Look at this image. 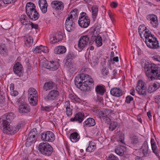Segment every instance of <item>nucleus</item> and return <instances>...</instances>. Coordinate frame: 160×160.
<instances>
[{"label": "nucleus", "instance_id": "c03bdc74", "mask_svg": "<svg viewBox=\"0 0 160 160\" xmlns=\"http://www.w3.org/2000/svg\"><path fill=\"white\" fill-rule=\"evenodd\" d=\"M7 50L4 46V45L0 46V53L3 56L7 55Z\"/></svg>", "mask_w": 160, "mask_h": 160}, {"label": "nucleus", "instance_id": "c9c22d12", "mask_svg": "<svg viewBox=\"0 0 160 160\" xmlns=\"http://www.w3.org/2000/svg\"><path fill=\"white\" fill-rule=\"evenodd\" d=\"M24 40L25 41V44L27 45L28 46H29L33 42V39L29 35H26L25 37Z\"/></svg>", "mask_w": 160, "mask_h": 160}, {"label": "nucleus", "instance_id": "393cba45", "mask_svg": "<svg viewBox=\"0 0 160 160\" xmlns=\"http://www.w3.org/2000/svg\"><path fill=\"white\" fill-rule=\"evenodd\" d=\"M29 107L25 104H21L19 106L18 112L20 113L24 114L30 111Z\"/></svg>", "mask_w": 160, "mask_h": 160}, {"label": "nucleus", "instance_id": "423d86ee", "mask_svg": "<svg viewBox=\"0 0 160 160\" xmlns=\"http://www.w3.org/2000/svg\"><path fill=\"white\" fill-rule=\"evenodd\" d=\"M28 95L30 105L32 106L36 105L38 101V95L36 90L33 88H30L28 90Z\"/></svg>", "mask_w": 160, "mask_h": 160}, {"label": "nucleus", "instance_id": "7c9ffc66", "mask_svg": "<svg viewBox=\"0 0 160 160\" xmlns=\"http://www.w3.org/2000/svg\"><path fill=\"white\" fill-rule=\"evenodd\" d=\"M80 138L77 132H73L70 134V138L71 141L73 142H76L78 141Z\"/></svg>", "mask_w": 160, "mask_h": 160}, {"label": "nucleus", "instance_id": "f03ea898", "mask_svg": "<svg viewBox=\"0 0 160 160\" xmlns=\"http://www.w3.org/2000/svg\"><path fill=\"white\" fill-rule=\"evenodd\" d=\"M74 82L77 88L85 92L90 90L94 86L92 78L88 75L83 73L80 74L76 76Z\"/></svg>", "mask_w": 160, "mask_h": 160}, {"label": "nucleus", "instance_id": "603ef678", "mask_svg": "<svg viewBox=\"0 0 160 160\" xmlns=\"http://www.w3.org/2000/svg\"><path fill=\"white\" fill-rule=\"evenodd\" d=\"M153 152L158 156V151L156 145L152 146Z\"/></svg>", "mask_w": 160, "mask_h": 160}, {"label": "nucleus", "instance_id": "338daca9", "mask_svg": "<svg viewBox=\"0 0 160 160\" xmlns=\"http://www.w3.org/2000/svg\"><path fill=\"white\" fill-rule=\"evenodd\" d=\"M64 106L66 108H70V103L69 101H66L65 102Z\"/></svg>", "mask_w": 160, "mask_h": 160}, {"label": "nucleus", "instance_id": "ea45409f", "mask_svg": "<svg viewBox=\"0 0 160 160\" xmlns=\"http://www.w3.org/2000/svg\"><path fill=\"white\" fill-rule=\"evenodd\" d=\"M95 90L97 93L100 95H103L105 92L104 87L101 85H97L96 88Z\"/></svg>", "mask_w": 160, "mask_h": 160}, {"label": "nucleus", "instance_id": "8fccbe9b", "mask_svg": "<svg viewBox=\"0 0 160 160\" xmlns=\"http://www.w3.org/2000/svg\"><path fill=\"white\" fill-rule=\"evenodd\" d=\"M69 98L72 100H74L77 102L79 101L80 98L75 95L72 94H70L69 95Z\"/></svg>", "mask_w": 160, "mask_h": 160}, {"label": "nucleus", "instance_id": "9d476101", "mask_svg": "<svg viewBox=\"0 0 160 160\" xmlns=\"http://www.w3.org/2000/svg\"><path fill=\"white\" fill-rule=\"evenodd\" d=\"M74 20L67 18L65 22V28L67 31L71 32L73 30L74 27Z\"/></svg>", "mask_w": 160, "mask_h": 160}, {"label": "nucleus", "instance_id": "69168bd1", "mask_svg": "<svg viewBox=\"0 0 160 160\" xmlns=\"http://www.w3.org/2000/svg\"><path fill=\"white\" fill-rule=\"evenodd\" d=\"M153 60L155 61L160 62V57L157 56H155L152 57Z\"/></svg>", "mask_w": 160, "mask_h": 160}, {"label": "nucleus", "instance_id": "3c124183", "mask_svg": "<svg viewBox=\"0 0 160 160\" xmlns=\"http://www.w3.org/2000/svg\"><path fill=\"white\" fill-rule=\"evenodd\" d=\"M37 131L36 128H34L32 129L30 132L29 134L30 135V136H32L35 137L37 135Z\"/></svg>", "mask_w": 160, "mask_h": 160}, {"label": "nucleus", "instance_id": "20e7f679", "mask_svg": "<svg viewBox=\"0 0 160 160\" xmlns=\"http://www.w3.org/2000/svg\"><path fill=\"white\" fill-rule=\"evenodd\" d=\"M38 150L42 154L50 156L52 152L53 148L51 146L48 142H41L38 146Z\"/></svg>", "mask_w": 160, "mask_h": 160}, {"label": "nucleus", "instance_id": "6ab92c4d", "mask_svg": "<svg viewBox=\"0 0 160 160\" xmlns=\"http://www.w3.org/2000/svg\"><path fill=\"white\" fill-rule=\"evenodd\" d=\"M63 38L62 35L60 32L56 33L55 36L50 38V42L52 44L62 40Z\"/></svg>", "mask_w": 160, "mask_h": 160}, {"label": "nucleus", "instance_id": "bb28decb", "mask_svg": "<svg viewBox=\"0 0 160 160\" xmlns=\"http://www.w3.org/2000/svg\"><path fill=\"white\" fill-rule=\"evenodd\" d=\"M68 71L71 72H72L77 69V66L74 63H72L69 62H67L65 63Z\"/></svg>", "mask_w": 160, "mask_h": 160}, {"label": "nucleus", "instance_id": "5fc2aeb1", "mask_svg": "<svg viewBox=\"0 0 160 160\" xmlns=\"http://www.w3.org/2000/svg\"><path fill=\"white\" fill-rule=\"evenodd\" d=\"M133 100V98L130 95H128L126 97L125 102L127 103H129L132 101Z\"/></svg>", "mask_w": 160, "mask_h": 160}, {"label": "nucleus", "instance_id": "13d9d810", "mask_svg": "<svg viewBox=\"0 0 160 160\" xmlns=\"http://www.w3.org/2000/svg\"><path fill=\"white\" fill-rule=\"evenodd\" d=\"M107 160H118V158L113 155H110Z\"/></svg>", "mask_w": 160, "mask_h": 160}, {"label": "nucleus", "instance_id": "a18cd8bd", "mask_svg": "<svg viewBox=\"0 0 160 160\" xmlns=\"http://www.w3.org/2000/svg\"><path fill=\"white\" fill-rule=\"evenodd\" d=\"M131 143L133 144H136L138 142V138L136 136H133L130 137Z\"/></svg>", "mask_w": 160, "mask_h": 160}, {"label": "nucleus", "instance_id": "4d7b16f0", "mask_svg": "<svg viewBox=\"0 0 160 160\" xmlns=\"http://www.w3.org/2000/svg\"><path fill=\"white\" fill-rule=\"evenodd\" d=\"M154 86L156 90L158 89L160 87V83L157 82H155L153 83H152Z\"/></svg>", "mask_w": 160, "mask_h": 160}, {"label": "nucleus", "instance_id": "052dcab7", "mask_svg": "<svg viewBox=\"0 0 160 160\" xmlns=\"http://www.w3.org/2000/svg\"><path fill=\"white\" fill-rule=\"evenodd\" d=\"M11 95L12 96H16L18 94V92L16 90H12L10 92Z\"/></svg>", "mask_w": 160, "mask_h": 160}, {"label": "nucleus", "instance_id": "f8f14e48", "mask_svg": "<svg viewBox=\"0 0 160 160\" xmlns=\"http://www.w3.org/2000/svg\"><path fill=\"white\" fill-rule=\"evenodd\" d=\"M58 92L56 90H52L50 91L47 96L44 98L47 101H50L55 99L58 95Z\"/></svg>", "mask_w": 160, "mask_h": 160}, {"label": "nucleus", "instance_id": "6e6552de", "mask_svg": "<svg viewBox=\"0 0 160 160\" xmlns=\"http://www.w3.org/2000/svg\"><path fill=\"white\" fill-rule=\"evenodd\" d=\"M41 139L49 142H52L55 139V136L53 133L50 131L44 132L41 134Z\"/></svg>", "mask_w": 160, "mask_h": 160}, {"label": "nucleus", "instance_id": "5701e85b", "mask_svg": "<svg viewBox=\"0 0 160 160\" xmlns=\"http://www.w3.org/2000/svg\"><path fill=\"white\" fill-rule=\"evenodd\" d=\"M110 93L114 96L119 97L122 95V91L119 88H115L111 90Z\"/></svg>", "mask_w": 160, "mask_h": 160}, {"label": "nucleus", "instance_id": "cd10ccee", "mask_svg": "<svg viewBox=\"0 0 160 160\" xmlns=\"http://www.w3.org/2000/svg\"><path fill=\"white\" fill-rule=\"evenodd\" d=\"M66 48L63 46H58L54 49V52L55 53L59 54H62L66 52Z\"/></svg>", "mask_w": 160, "mask_h": 160}, {"label": "nucleus", "instance_id": "9b49d317", "mask_svg": "<svg viewBox=\"0 0 160 160\" xmlns=\"http://www.w3.org/2000/svg\"><path fill=\"white\" fill-rule=\"evenodd\" d=\"M146 19L150 21L152 26L155 28L158 27V22L157 17L153 14H149L146 16Z\"/></svg>", "mask_w": 160, "mask_h": 160}, {"label": "nucleus", "instance_id": "f704fd0d", "mask_svg": "<svg viewBox=\"0 0 160 160\" xmlns=\"http://www.w3.org/2000/svg\"><path fill=\"white\" fill-rule=\"evenodd\" d=\"M54 87L53 83L52 82H45L43 87V89L47 91L53 88Z\"/></svg>", "mask_w": 160, "mask_h": 160}, {"label": "nucleus", "instance_id": "dca6fc26", "mask_svg": "<svg viewBox=\"0 0 160 160\" xmlns=\"http://www.w3.org/2000/svg\"><path fill=\"white\" fill-rule=\"evenodd\" d=\"M26 13L30 19L33 21H36L38 20L40 16L39 14L35 9L28 12H26Z\"/></svg>", "mask_w": 160, "mask_h": 160}, {"label": "nucleus", "instance_id": "0e129e2a", "mask_svg": "<svg viewBox=\"0 0 160 160\" xmlns=\"http://www.w3.org/2000/svg\"><path fill=\"white\" fill-rule=\"evenodd\" d=\"M1 3V6L2 5V4H9L11 3V1H0Z\"/></svg>", "mask_w": 160, "mask_h": 160}, {"label": "nucleus", "instance_id": "e2e57ef3", "mask_svg": "<svg viewBox=\"0 0 160 160\" xmlns=\"http://www.w3.org/2000/svg\"><path fill=\"white\" fill-rule=\"evenodd\" d=\"M110 5L112 8H115L118 6V4L115 2H112L111 3Z\"/></svg>", "mask_w": 160, "mask_h": 160}, {"label": "nucleus", "instance_id": "a19ab883", "mask_svg": "<svg viewBox=\"0 0 160 160\" xmlns=\"http://www.w3.org/2000/svg\"><path fill=\"white\" fill-rule=\"evenodd\" d=\"M92 17L93 19H96L98 12V8L97 6L93 5L92 8Z\"/></svg>", "mask_w": 160, "mask_h": 160}, {"label": "nucleus", "instance_id": "aec40b11", "mask_svg": "<svg viewBox=\"0 0 160 160\" xmlns=\"http://www.w3.org/2000/svg\"><path fill=\"white\" fill-rule=\"evenodd\" d=\"M91 40L94 41L98 47H100L102 45V38L99 35L97 36L93 34L91 37Z\"/></svg>", "mask_w": 160, "mask_h": 160}, {"label": "nucleus", "instance_id": "58836bf2", "mask_svg": "<svg viewBox=\"0 0 160 160\" xmlns=\"http://www.w3.org/2000/svg\"><path fill=\"white\" fill-rule=\"evenodd\" d=\"M35 9V6L34 4L31 2L27 3L25 8L26 12H27Z\"/></svg>", "mask_w": 160, "mask_h": 160}, {"label": "nucleus", "instance_id": "09e8293b", "mask_svg": "<svg viewBox=\"0 0 160 160\" xmlns=\"http://www.w3.org/2000/svg\"><path fill=\"white\" fill-rule=\"evenodd\" d=\"M117 125V123L116 122H111L109 127V129L110 130L113 131L116 128Z\"/></svg>", "mask_w": 160, "mask_h": 160}, {"label": "nucleus", "instance_id": "e433bc0d", "mask_svg": "<svg viewBox=\"0 0 160 160\" xmlns=\"http://www.w3.org/2000/svg\"><path fill=\"white\" fill-rule=\"evenodd\" d=\"M35 137L30 136V135L28 134V137L27 138V142H26V146L28 147L30 146L31 144L34 142L35 139Z\"/></svg>", "mask_w": 160, "mask_h": 160}, {"label": "nucleus", "instance_id": "864d4df0", "mask_svg": "<svg viewBox=\"0 0 160 160\" xmlns=\"http://www.w3.org/2000/svg\"><path fill=\"white\" fill-rule=\"evenodd\" d=\"M109 73L108 70L105 67H104L102 69V74L104 76H106Z\"/></svg>", "mask_w": 160, "mask_h": 160}, {"label": "nucleus", "instance_id": "2f4dec72", "mask_svg": "<svg viewBox=\"0 0 160 160\" xmlns=\"http://www.w3.org/2000/svg\"><path fill=\"white\" fill-rule=\"evenodd\" d=\"M77 11L78 10L76 9H73L71 12L68 17L74 20H76L77 19V17L78 16Z\"/></svg>", "mask_w": 160, "mask_h": 160}, {"label": "nucleus", "instance_id": "7ed1b4c3", "mask_svg": "<svg viewBox=\"0 0 160 160\" xmlns=\"http://www.w3.org/2000/svg\"><path fill=\"white\" fill-rule=\"evenodd\" d=\"M145 73L150 81L159 79L160 77V67L154 64H148L145 67Z\"/></svg>", "mask_w": 160, "mask_h": 160}, {"label": "nucleus", "instance_id": "f257e3e1", "mask_svg": "<svg viewBox=\"0 0 160 160\" xmlns=\"http://www.w3.org/2000/svg\"><path fill=\"white\" fill-rule=\"evenodd\" d=\"M12 113H7L0 118V128L3 132L8 135H12L17 132L20 128L21 124L18 123L16 126L10 125L8 120L10 121L13 118Z\"/></svg>", "mask_w": 160, "mask_h": 160}, {"label": "nucleus", "instance_id": "4c0bfd02", "mask_svg": "<svg viewBox=\"0 0 160 160\" xmlns=\"http://www.w3.org/2000/svg\"><path fill=\"white\" fill-rule=\"evenodd\" d=\"M96 149V146L92 141L89 142V145L86 149V151L89 152H93Z\"/></svg>", "mask_w": 160, "mask_h": 160}, {"label": "nucleus", "instance_id": "37998d69", "mask_svg": "<svg viewBox=\"0 0 160 160\" xmlns=\"http://www.w3.org/2000/svg\"><path fill=\"white\" fill-rule=\"evenodd\" d=\"M74 58V54L72 52H69L67 54L66 59L64 60V61L65 63L67 62H70Z\"/></svg>", "mask_w": 160, "mask_h": 160}, {"label": "nucleus", "instance_id": "72a5a7b5", "mask_svg": "<svg viewBox=\"0 0 160 160\" xmlns=\"http://www.w3.org/2000/svg\"><path fill=\"white\" fill-rule=\"evenodd\" d=\"M95 123L94 119L91 118H88L84 122V125H85L88 127L93 126L95 125Z\"/></svg>", "mask_w": 160, "mask_h": 160}, {"label": "nucleus", "instance_id": "774afa93", "mask_svg": "<svg viewBox=\"0 0 160 160\" xmlns=\"http://www.w3.org/2000/svg\"><path fill=\"white\" fill-rule=\"evenodd\" d=\"M155 100L156 102H160V95L156 96L155 98Z\"/></svg>", "mask_w": 160, "mask_h": 160}, {"label": "nucleus", "instance_id": "4468645a", "mask_svg": "<svg viewBox=\"0 0 160 160\" xmlns=\"http://www.w3.org/2000/svg\"><path fill=\"white\" fill-rule=\"evenodd\" d=\"M138 29V32L140 35L141 38H142V34L143 32L145 38L151 34L149 30L147 29L144 25H141L139 26Z\"/></svg>", "mask_w": 160, "mask_h": 160}, {"label": "nucleus", "instance_id": "6e6d98bb", "mask_svg": "<svg viewBox=\"0 0 160 160\" xmlns=\"http://www.w3.org/2000/svg\"><path fill=\"white\" fill-rule=\"evenodd\" d=\"M66 113L67 116L68 117H70L72 114V110L69 108H66Z\"/></svg>", "mask_w": 160, "mask_h": 160}, {"label": "nucleus", "instance_id": "a211bd4d", "mask_svg": "<svg viewBox=\"0 0 160 160\" xmlns=\"http://www.w3.org/2000/svg\"><path fill=\"white\" fill-rule=\"evenodd\" d=\"M85 118V115L83 113L78 112L75 115L74 118L70 119V121L72 122L77 121L79 123H81Z\"/></svg>", "mask_w": 160, "mask_h": 160}, {"label": "nucleus", "instance_id": "2eb2a0df", "mask_svg": "<svg viewBox=\"0 0 160 160\" xmlns=\"http://www.w3.org/2000/svg\"><path fill=\"white\" fill-rule=\"evenodd\" d=\"M90 22V21L88 18H79L78 23L82 28H87L89 25Z\"/></svg>", "mask_w": 160, "mask_h": 160}, {"label": "nucleus", "instance_id": "a878e982", "mask_svg": "<svg viewBox=\"0 0 160 160\" xmlns=\"http://www.w3.org/2000/svg\"><path fill=\"white\" fill-rule=\"evenodd\" d=\"M126 150V148L125 146L120 145L117 147L115 151L116 153L118 155L122 156L124 154V152Z\"/></svg>", "mask_w": 160, "mask_h": 160}, {"label": "nucleus", "instance_id": "4be33fe9", "mask_svg": "<svg viewBox=\"0 0 160 160\" xmlns=\"http://www.w3.org/2000/svg\"><path fill=\"white\" fill-rule=\"evenodd\" d=\"M38 5L42 12L45 13L47 11L48 7L47 1H38Z\"/></svg>", "mask_w": 160, "mask_h": 160}, {"label": "nucleus", "instance_id": "39448f33", "mask_svg": "<svg viewBox=\"0 0 160 160\" xmlns=\"http://www.w3.org/2000/svg\"><path fill=\"white\" fill-rule=\"evenodd\" d=\"M145 42L147 46L152 49H157L159 48V43L154 35L151 34L145 38Z\"/></svg>", "mask_w": 160, "mask_h": 160}, {"label": "nucleus", "instance_id": "c756f323", "mask_svg": "<svg viewBox=\"0 0 160 160\" xmlns=\"http://www.w3.org/2000/svg\"><path fill=\"white\" fill-rule=\"evenodd\" d=\"M112 112V111L111 109H106L103 110L99 112V114L100 117H105L109 116L110 114H111Z\"/></svg>", "mask_w": 160, "mask_h": 160}, {"label": "nucleus", "instance_id": "0eeeda50", "mask_svg": "<svg viewBox=\"0 0 160 160\" xmlns=\"http://www.w3.org/2000/svg\"><path fill=\"white\" fill-rule=\"evenodd\" d=\"M92 40H89L88 35L82 36L78 41V47L79 48L83 49L88 44L91 42Z\"/></svg>", "mask_w": 160, "mask_h": 160}, {"label": "nucleus", "instance_id": "473e14b6", "mask_svg": "<svg viewBox=\"0 0 160 160\" xmlns=\"http://www.w3.org/2000/svg\"><path fill=\"white\" fill-rule=\"evenodd\" d=\"M148 145L147 141H145L142 147L141 150L144 156L146 155L148 152Z\"/></svg>", "mask_w": 160, "mask_h": 160}, {"label": "nucleus", "instance_id": "49530a36", "mask_svg": "<svg viewBox=\"0 0 160 160\" xmlns=\"http://www.w3.org/2000/svg\"><path fill=\"white\" fill-rule=\"evenodd\" d=\"M98 58L97 57H93L91 62V64L93 67H95L98 64Z\"/></svg>", "mask_w": 160, "mask_h": 160}, {"label": "nucleus", "instance_id": "b1692460", "mask_svg": "<svg viewBox=\"0 0 160 160\" xmlns=\"http://www.w3.org/2000/svg\"><path fill=\"white\" fill-rule=\"evenodd\" d=\"M13 71L17 75H21L22 72V65L19 63H16L13 67Z\"/></svg>", "mask_w": 160, "mask_h": 160}, {"label": "nucleus", "instance_id": "79ce46f5", "mask_svg": "<svg viewBox=\"0 0 160 160\" xmlns=\"http://www.w3.org/2000/svg\"><path fill=\"white\" fill-rule=\"evenodd\" d=\"M20 20L23 25L26 24L28 23H30V21L28 19L25 15H21L20 18Z\"/></svg>", "mask_w": 160, "mask_h": 160}, {"label": "nucleus", "instance_id": "680f3d73", "mask_svg": "<svg viewBox=\"0 0 160 160\" xmlns=\"http://www.w3.org/2000/svg\"><path fill=\"white\" fill-rule=\"evenodd\" d=\"M24 25H25V29L28 30L31 29V23H28Z\"/></svg>", "mask_w": 160, "mask_h": 160}, {"label": "nucleus", "instance_id": "bf43d9fd", "mask_svg": "<svg viewBox=\"0 0 160 160\" xmlns=\"http://www.w3.org/2000/svg\"><path fill=\"white\" fill-rule=\"evenodd\" d=\"M31 29L33 28L35 29H38V24H34L32 22H31Z\"/></svg>", "mask_w": 160, "mask_h": 160}, {"label": "nucleus", "instance_id": "f3484780", "mask_svg": "<svg viewBox=\"0 0 160 160\" xmlns=\"http://www.w3.org/2000/svg\"><path fill=\"white\" fill-rule=\"evenodd\" d=\"M51 4L52 8L57 10H62L64 7L63 3L59 1H53Z\"/></svg>", "mask_w": 160, "mask_h": 160}, {"label": "nucleus", "instance_id": "c85d7f7f", "mask_svg": "<svg viewBox=\"0 0 160 160\" xmlns=\"http://www.w3.org/2000/svg\"><path fill=\"white\" fill-rule=\"evenodd\" d=\"M117 141L119 142L120 143L125 144L124 134L122 132L120 131L117 132Z\"/></svg>", "mask_w": 160, "mask_h": 160}, {"label": "nucleus", "instance_id": "412c9836", "mask_svg": "<svg viewBox=\"0 0 160 160\" xmlns=\"http://www.w3.org/2000/svg\"><path fill=\"white\" fill-rule=\"evenodd\" d=\"M32 51L35 53H40L42 52L47 53L48 52L47 48L42 45L33 48L32 49Z\"/></svg>", "mask_w": 160, "mask_h": 160}, {"label": "nucleus", "instance_id": "de8ad7c7", "mask_svg": "<svg viewBox=\"0 0 160 160\" xmlns=\"http://www.w3.org/2000/svg\"><path fill=\"white\" fill-rule=\"evenodd\" d=\"M156 91L154 88L152 84V83H150L148 87V91L149 93H151Z\"/></svg>", "mask_w": 160, "mask_h": 160}, {"label": "nucleus", "instance_id": "ddd939ff", "mask_svg": "<svg viewBox=\"0 0 160 160\" xmlns=\"http://www.w3.org/2000/svg\"><path fill=\"white\" fill-rule=\"evenodd\" d=\"M57 64V62L54 61L46 62L43 63V66L45 68L52 71H55L58 69Z\"/></svg>", "mask_w": 160, "mask_h": 160}, {"label": "nucleus", "instance_id": "1a4fd4ad", "mask_svg": "<svg viewBox=\"0 0 160 160\" xmlns=\"http://www.w3.org/2000/svg\"><path fill=\"white\" fill-rule=\"evenodd\" d=\"M136 90L138 93L145 95L146 94V87L144 85V82L142 81H139L136 87Z\"/></svg>", "mask_w": 160, "mask_h": 160}]
</instances>
